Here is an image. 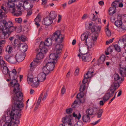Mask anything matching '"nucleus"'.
<instances>
[{
    "label": "nucleus",
    "mask_w": 126,
    "mask_h": 126,
    "mask_svg": "<svg viewBox=\"0 0 126 126\" xmlns=\"http://www.w3.org/2000/svg\"><path fill=\"white\" fill-rule=\"evenodd\" d=\"M73 115L74 117H75L76 118H77L78 120H79L81 116L80 113H79V115L78 116L77 115L75 114L74 112L73 113Z\"/></svg>",
    "instance_id": "09e8293b"
},
{
    "label": "nucleus",
    "mask_w": 126,
    "mask_h": 126,
    "mask_svg": "<svg viewBox=\"0 0 126 126\" xmlns=\"http://www.w3.org/2000/svg\"><path fill=\"white\" fill-rule=\"evenodd\" d=\"M40 60L36 59L34 60V62H32L30 65V67L31 68H33L35 67V65L37 63L40 62L39 61Z\"/></svg>",
    "instance_id": "393cba45"
},
{
    "label": "nucleus",
    "mask_w": 126,
    "mask_h": 126,
    "mask_svg": "<svg viewBox=\"0 0 126 126\" xmlns=\"http://www.w3.org/2000/svg\"><path fill=\"white\" fill-rule=\"evenodd\" d=\"M106 33L107 36H110L111 35V32L108 28L107 29V30L106 31Z\"/></svg>",
    "instance_id": "5fc2aeb1"
},
{
    "label": "nucleus",
    "mask_w": 126,
    "mask_h": 126,
    "mask_svg": "<svg viewBox=\"0 0 126 126\" xmlns=\"http://www.w3.org/2000/svg\"><path fill=\"white\" fill-rule=\"evenodd\" d=\"M33 4L31 5L30 6V9H29L27 10V14L26 15V17H28L32 14V12L31 8L33 7Z\"/></svg>",
    "instance_id": "58836bf2"
},
{
    "label": "nucleus",
    "mask_w": 126,
    "mask_h": 126,
    "mask_svg": "<svg viewBox=\"0 0 126 126\" xmlns=\"http://www.w3.org/2000/svg\"><path fill=\"white\" fill-rule=\"evenodd\" d=\"M92 41H93V42L95 43V42L97 39V37L95 36H93L92 37V39H91Z\"/></svg>",
    "instance_id": "338daca9"
},
{
    "label": "nucleus",
    "mask_w": 126,
    "mask_h": 126,
    "mask_svg": "<svg viewBox=\"0 0 126 126\" xmlns=\"http://www.w3.org/2000/svg\"><path fill=\"white\" fill-rule=\"evenodd\" d=\"M107 51V52H109L110 53H111L113 52L112 46H110L108 47Z\"/></svg>",
    "instance_id": "4d7b16f0"
},
{
    "label": "nucleus",
    "mask_w": 126,
    "mask_h": 126,
    "mask_svg": "<svg viewBox=\"0 0 126 126\" xmlns=\"http://www.w3.org/2000/svg\"><path fill=\"white\" fill-rule=\"evenodd\" d=\"M118 2L115 0V1L113 2L112 4V6L116 8V7L117 6V4H118V2Z\"/></svg>",
    "instance_id": "864d4df0"
},
{
    "label": "nucleus",
    "mask_w": 126,
    "mask_h": 126,
    "mask_svg": "<svg viewBox=\"0 0 126 126\" xmlns=\"http://www.w3.org/2000/svg\"><path fill=\"white\" fill-rule=\"evenodd\" d=\"M10 56L9 55L6 54L5 55L4 58L6 61H8Z\"/></svg>",
    "instance_id": "e2e57ef3"
},
{
    "label": "nucleus",
    "mask_w": 126,
    "mask_h": 126,
    "mask_svg": "<svg viewBox=\"0 0 126 126\" xmlns=\"http://www.w3.org/2000/svg\"><path fill=\"white\" fill-rule=\"evenodd\" d=\"M22 100L17 99L15 100L12 99V102L14 104L12 111L10 113V117L5 118L6 120L8 117L10 118V122L6 123L4 126H18L19 123V119L21 115L20 109L24 106V104L21 101Z\"/></svg>",
    "instance_id": "f257e3e1"
},
{
    "label": "nucleus",
    "mask_w": 126,
    "mask_h": 126,
    "mask_svg": "<svg viewBox=\"0 0 126 126\" xmlns=\"http://www.w3.org/2000/svg\"><path fill=\"white\" fill-rule=\"evenodd\" d=\"M6 43L5 40L0 41V47H3Z\"/></svg>",
    "instance_id": "603ef678"
},
{
    "label": "nucleus",
    "mask_w": 126,
    "mask_h": 126,
    "mask_svg": "<svg viewBox=\"0 0 126 126\" xmlns=\"http://www.w3.org/2000/svg\"><path fill=\"white\" fill-rule=\"evenodd\" d=\"M103 111V109H97V111L94 113V114H97V117L98 118H100L101 117Z\"/></svg>",
    "instance_id": "c756f323"
},
{
    "label": "nucleus",
    "mask_w": 126,
    "mask_h": 126,
    "mask_svg": "<svg viewBox=\"0 0 126 126\" xmlns=\"http://www.w3.org/2000/svg\"><path fill=\"white\" fill-rule=\"evenodd\" d=\"M85 84H83L80 85L79 91H80L83 92L84 91L85 88Z\"/></svg>",
    "instance_id": "de8ad7c7"
},
{
    "label": "nucleus",
    "mask_w": 126,
    "mask_h": 126,
    "mask_svg": "<svg viewBox=\"0 0 126 126\" xmlns=\"http://www.w3.org/2000/svg\"><path fill=\"white\" fill-rule=\"evenodd\" d=\"M80 92L77 95V98H82L84 96V93H83V92Z\"/></svg>",
    "instance_id": "49530a36"
},
{
    "label": "nucleus",
    "mask_w": 126,
    "mask_h": 126,
    "mask_svg": "<svg viewBox=\"0 0 126 126\" xmlns=\"http://www.w3.org/2000/svg\"><path fill=\"white\" fill-rule=\"evenodd\" d=\"M33 68L30 69L28 72V75L27 80L28 83L29 84H31L32 82V80L33 79V76L32 75L33 73Z\"/></svg>",
    "instance_id": "9b49d317"
},
{
    "label": "nucleus",
    "mask_w": 126,
    "mask_h": 126,
    "mask_svg": "<svg viewBox=\"0 0 126 126\" xmlns=\"http://www.w3.org/2000/svg\"><path fill=\"white\" fill-rule=\"evenodd\" d=\"M7 6L10 10V12L12 11V10L13 8H14L15 2L9 0L8 2L7 3Z\"/></svg>",
    "instance_id": "4be33fe9"
},
{
    "label": "nucleus",
    "mask_w": 126,
    "mask_h": 126,
    "mask_svg": "<svg viewBox=\"0 0 126 126\" xmlns=\"http://www.w3.org/2000/svg\"><path fill=\"white\" fill-rule=\"evenodd\" d=\"M114 81H114L113 84L117 83L119 85V83H121L124 80V79L120 78L119 74L117 73H115L114 74Z\"/></svg>",
    "instance_id": "dca6fc26"
},
{
    "label": "nucleus",
    "mask_w": 126,
    "mask_h": 126,
    "mask_svg": "<svg viewBox=\"0 0 126 126\" xmlns=\"http://www.w3.org/2000/svg\"><path fill=\"white\" fill-rule=\"evenodd\" d=\"M105 59V56L104 55H102L98 60V62L101 63H102L104 62Z\"/></svg>",
    "instance_id": "c9c22d12"
},
{
    "label": "nucleus",
    "mask_w": 126,
    "mask_h": 126,
    "mask_svg": "<svg viewBox=\"0 0 126 126\" xmlns=\"http://www.w3.org/2000/svg\"><path fill=\"white\" fill-rule=\"evenodd\" d=\"M122 24V21L121 19L117 20L115 22V25L118 28L120 27Z\"/></svg>",
    "instance_id": "ea45409f"
},
{
    "label": "nucleus",
    "mask_w": 126,
    "mask_h": 126,
    "mask_svg": "<svg viewBox=\"0 0 126 126\" xmlns=\"http://www.w3.org/2000/svg\"><path fill=\"white\" fill-rule=\"evenodd\" d=\"M53 22L52 19L48 16L46 17L43 20V23L44 24L47 26H49Z\"/></svg>",
    "instance_id": "a211bd4d"
},
{
    "label": "nucleus",
    "mask_w": 126,
    "mask_h": 126,
    "mask_svg": "<svg viewBox=\"0 0 126 126\" xmlns=\"http://www.w3.org/2000/svg\"><path fill=\"white\" fill-rule=\"evenodd\" d=\"M21 45H22V47L20 49L21 50L22 52H24L27 50L28 46L26 44H21Z\"/></svg>",
    "instance_id": "f704fd0d"
},
{
    "label": "nucleus",
    "mask_w": 126,
    "mask_h": 126,
    "mask_svg": "<svg viewBox=\"0 0 126 126\" xmlns=\"http://www.w3.org/2000/svg\"><path fill=\"white\" fill-rule=\"evenodd\" d=\"M42 43H41L40 45V48L41 52L43 53H45L47 52V50L46 48L44 47V46L43 47H42Z\"/></svg>",
    "instance_id": "e433bc0d"
},
{
    "label": "nucleus",
    "mask_w": 126,
    "mask_h": 126,
    "mask_svg": "<svg viewBox=\"0 0 126 126\" xmlns=\"http://www.w3.org/2000/svg\"><path fill=\"white\" fill-rule=\"evenodd\" d=\"M44 93V91H43L42 92L41 94L40 95V97L38 98V99L37 101V102L36 105L35 107L34 108V110H37L38 108V107H39V106L41 102L42 98L43 96V94Z\"/></svg>",
    "instance_id": "b1692460"
},
{
    "label": "nucleus",
    "mask_w": 126,
    "mask_h": 126,
    "mask_svg": "<svg viewBox=\"0 0 126 126\" xmlns=\"http://www.w3.org/2000/svg\"><path fill=\"white\" fill-rule=\"evenodd\" d=\"M44 57V55L43 53L41 52H39L38 53L36 56L37 59L40 60L43 59Z\"/></svg>",
    "instance_id": "a19ab883"
},
{
    "label": "nucleus",
    "mask_w": 126,
    "mask_h": 126,
    "mask_svg": "<svg viewBox=\"0 0 126 126\" xmlns=\"http://www.w3.org/2000/svg\"><path fill=\"white\" fill-rule=\"evenodd\" d=\"M86 28L88 29H90L91 31L93 32H98L100 31L101 27L100 26L95 25L92 22H90L88 24H85Z\"/></svg>",
    "instance_id": "0eeeda50"
},
{
    "label": "nucleus",
    "mask_w": 126,
    "mask_h": 126,
    "mask_svg": "<svg viewBox=\"0 0 126 126\" xmlns=\"http://www.w3.org/2000/svg\"><path fill=\"white\" fill-rule=\"evenodd\" d=\"M21 44L20 43V42L18 39H15L14 43H13V45L14 46H17L18 45V47L20 48Z\"/></svg>",
    "instance_id": "473e14b6"
},
{
    "label": "nucleus",
    "mask_w": 126,
    "mask_h": 126,
    "mask_svg": "<svg viewBox=\"0 0 126 126\" xmlns=\"http://www.w3.org/2000/svg\"><path fill=\"white\" fill-rule=\"evenodd\" d=\"M19 39L20 40H21L23 42L27 40L26 37L23 35H22L20 36H19Z\"/></svg>",
    "instance_id": "a18cd8bd"
},
{
    "label": "nucleus",
    "mask_w": 126,
    "mask_h": 126,
    "mask_svg": "<svg viewBox=\"0 0 126 126\" xmlns=\"http://www.w3.org/2000/svg\"><path fill=\"white\" fill-rule=\"evenodd\" d=\"M48 59H46L44 61V62L46 63V64L47 66L48 69L50 71H53L55 65L54 64L57 62V60L54 61H48Z\"/></svg>",
    "instance_id": "1a4fd4ad"
},
{
    "label": "nucleus",
    "mask_w": 126,
    "mask_h": 126,
    "mask_svg": "<svg viewBox=\"0 0 126 126\" xmlns=\"http://www.w3.org/2000/svg\"><path fill=\"white\" fill-rule=\"evenodd\" d=\"M63 45L62 44L56 45L55 46L54 51L57 54H59L61 55L62 49L63 47Z\"/></svg>",
    "instance_id": "2eb2a0df"
},
{
    "label": "nucleus",
    "mask_w": 126,
    "mask_h": 126,
    "mask_svg": "<svg viewBox=\"0 0 126 126\" xmlns=\"http://www.w3.org/2000/svg\"><path fill=\"white\" fill-rule=\"evenodd\" d=\"M2 72L4 74L6 75L9 73V70L8 69L7 67L6 66H4L2 67Z\"/></svg>",
    "instance_id": "4c0bfd02"
},
{
    "label": "nucleus",
    "mask_w": 126,
    "mask_h": 126,
    "mask_svg": "<svg viewBox=\"0 0 126 126\" xmlns=\"http://www.w3.org/2000/svg\"><path fill=\"white\" fill-rule=\"evenodd\" d=\"M48 69L47 66L46 64V65L44 66L42 68V70L43 73L46 75H48L50 72V71Z\"/></svg>",
    "instance_id": "c85d7f7f"
},
{
    "label": "nucleus",
    "mask_w": 126,
    "mask_h": 126,
    "mask_svg": "<svg viewBox=\"0 0 126 126\" xmlns=\"http://www.w3.org/2000/svg\"><path fill=\"white\" fill-rule=\"evenodd\" d=\"M84 102V100L83 99H78L77 100H75L73 103L77 105L78 102L82 103Z\"/></svg>",
    "instance_id": "37998d69"
},
{
    "label": "nucleus",
    "mask_w": 126,
    "mask_h": 126,
    "mask_svg": "<svg viewBox=\"0 0 126 126\" xmlns=\"http://www.w3.org/2000/svg\"><path fill=\"white\" fill-rule=\"evenodd\" d=\"M78 56L79 57L80 59L81 58L82 60L84 62H89L91 60V56L89 54H84L81 55L80 54H79Z\"/></svg>",
    "instance_id": "9d476101"
},
{
    "label": "nucleus",
    "mask_w": 126,
    "mask_h": 126,
    "mask_svg": "<svg viewBox=\"0 0 126 126\" xmlns=\"http://www.w3.org/2000/svg\"><path fill=\"white\" fill-rule=\"evenodd\" d=\"M57 16V14L56 12L55 11H52L50 13L49 16L48 17L52 19L53 20L56 18Z\"/></svg>",
    "instance_id": "7c9ffc66"
},
{
    "label": "nucleus",
    "mask_w": 126,
    "mask_h": 126,
    "mask_svg": "<svg viewBox=\"0 0 126 126\" xmlns=\"http://www.w3.org/2000/svg\"><path fill=\"white\" fill-rule=\"evenodd\" d=\"M23 1H20L17 5L18 9H20L21 10H23L24 9V4H27L29 3L28 0H24Z\"/></svg>",
    "instance_id": "f3484780"
},
{
    "label": "nucleus",
    "mask_w": 126,
    "mask_h": 126,
    "mask_svg": "<svg viewBox=\"0 0 126 126\" xmlns=\"http://www.w3.org/2000/svg\"><path fill=\"white\" fill-rule=\"evenodd\" d=\"M73 111V109L71 108H70L66 110V113L67 114H70Z\"/></svg>",
    "instance_id": "bf43d9fd"
},
{
    "label": "nucleus",
    "mask_w": 126,
    "mask_h": 126,
    "mask_svg": "<svg viewBox=\"0 0 126 126\" xmlns=\"http://www.w3.org/2000/svg\"><path fill=\"white\" fill-rule=\"evenodd\" d=\"M17 72L15 69H13L12 71H10L9 75L10 79L12 80L10 82L11 86V93L12 95V99H19L22 100L23 99L22 93L21 92V90L19 88V84L17 83L18 81L16 80L17 75Z\"/></svg>",
    "instance_id": "f03ea898"
},
{
    "label": "nucleus",
    "mask_w": 126,
    "mask_h": 126,
    "mask_svg": "<svg viewBox=\"0 0 126 126\" xmlns=\"http://www.w3.org/2000/svg\"><path fill=\"white\" fill-rule=\"evenodd\" d=\"M79 51L80 53L79 54H80L81 55L84 54V52L85 50V48L83 46V44H81V43H79Z\"/></svg>",
    "instance_id": "bb28decb"
},
{
    "label": "nucleus",
    "mask_w": 126,
    "mask_h": 126,
    "mask_svg": "<svg viewBox=\"0 0 126 126\" xmlns=\"http://www.w3.org/2000/svg\"><path fill=\"white\" fill-rule=\"evenodd\" d=\"M122 41L124 44H126V35H124L123 37L122 40H120L119 42Z\"/></svg>",
    "instance_id": "3c124183"
},
{
    "label": "nucleus",
    "mask_w": 126,
    "mask_h": 126,
    "mask_svg": "<svg viewBox=\"0 0 126 126\" xmlns=\"http://www.w3.org/2000/svg\"><path fill=\"white\" fill-rule=\"evenodd\" d=\"M15 20L16 22L20 23L21 22L22 19L21 18H15Z\"/></svg>",
    "instance_id": "052dcab7"
},
{
    "label": "nucleus",
    "mask_w": 126,
    "mask_h": 126,
    "mask_svg": "<svg viewBox=\"0 0 126 126\" xmlns=\"http://www.w3.org/2000/svg\"><path fill=\"white\" fill-rule=\"evenodd\" d=\"M66 89L64 86H63L61 90V93L62 94H64L65 92Z\"/></svg>",
    "instance_id": "680f3d73"
},
{
    "label": "nucleus",
    "mask_w": 126,
    "mask_h": 126,
    "mask_svg": "<svg viewBox=\"0 0 126 126\" xmlns=\"http://www.w3.org/2000/svg\"><path fill=\"white\" fill-rule=\"evenodd\" d=\"M119 86V85L117 83H114L111 85L110 87L107 91V93L103 97L104 102L107 101L110 97L113 96L115 91Z\"/></svg>",
    "instance_id": "423d86ee"
},
{
    "label": "nucleus",
    "mask_w": 126,
    "mask_h": 126,
    "mask_svg": "<svg viewBox=\"0 0 126 126\" xmlns=\"http://www.w3.org/2000/svg\"><path fill=\"white\" fill-rule=\"evenodd\" d=\"M23 10H20V9H18L17 5L16 8L13 9L12 10V11L11 12L13 14V15L14 16H19L21 15V11Z\"/></svg>",
    "instance_id": "ddd939ff"
},
{
    "label": "nucleus",
    "mask_w": 126,
    "mask_h": 126,
    "mask_svg": "<svg viewBox=\"0 0 126 126\" xmlns=\"http://www.w3.org/2000/svg\"><path fill=\"white\" fill-rule=\"evenodd\" d=\"M120 75L122 77H124L126 76V68L122 67L120 66L119 71Z\"/></svg>",
    "instance_id": "aec40b11"
},
{
    "label": "nucleus",
    "mask_w": 126,
    "mask_h": 126,
    "mask_svg": "<svg viewBox=\"0 0 126 126\" xmlns=\"http://www.w3.org/2000/svg\"><path fill=\"white\" fill-rule=\"evenodd\" d=\"M79 69H76L75 72V76H77L79 73Z\"/></svg>",
    "instance_id": "774afa93"
},
{
    "label": "nucleus",
    "mask_w": 126,
    "mask_h": 126,
    "mask_svg": "<svg viewBox=\"0 0 126 126\" xmlns=\"http://www.w3.org/2000/svg\"><path fill=\"white\" fill-rule=\"evenodd\" d=\"M57 54L55 53V51L54 53L50 54L49 57V59L48 60L49 61H54L55 60H57L56 59L58 58H60L61 55L59 54Z\"/></svg>",
    "instance_id": "4468645a"
},
{
    "label": "nucleus",
    "mask_w": 126,
    "mask_h": 126,
    "mask_svg": "<svg viewBox=\"0 0 126 126\" xmlns=\"http://www.w3.org/2000/svg\"><path fill=\"white\" fill-rule=\"evenodd\" d=\"M7 61L11 63H14L16 62V57L14 56H11Z\"/></svg>",
    "instance_id": "72a5a7b5"
},
{
    "label": "nucleus",
    "mask_w": 126,
    "mask_h": 126,
    "mask_svg": "<svg viewBox=\"0 0 126 126\" xmlns=\"http://www.w3.org/2000/svg\"><path fill=\"white\" fill-rule=\"evenodd\" d=\"M97 110V109L96 108H89L86 111V115L90 116L94 114V113H95Z\"/></svg>",
    "instance_id": "f8f14e48"
},
{
    "label": "nucleus",
    "mask_w": 126,
    "mask_h": 126,
    "mask_svg": "<svg viewBox=\"0 0 126 126\" xmlns=\"http://www.w3.org/2000/svg\"><path fill=\"white\" fill-rule=\"evenodd\" d=\"M114 38H113L110 39L109 41H107L106 42V44L107 45H109V44L111 43L113 41Z\"/></svg>",
    "instance_id": "0e129e2a"
},
{
    "label": "nucleus",
    "mask_w": 126,
    "mask_h": 126,
    "mask_svg": "<svg viewBox=\"0 0 126 126\" xmlns=\"http://www.w3.org/2000/svg\"><path fill=\"white\" fill-rule=\"evenodd\" d=\"M82 120L84 122H89L90 121V116L86 114H85L82 116Z\"/></svg>",
    "instance_id": "a878e982"
},
{
    "label": "nucleus",
    "mask_w": 126,
    "mask_h": 126,
    "mask_svg": "<svg viewBox=\"0 0 126 126\" xmlns=\"http://www.w3.org/2000/svg\"><path fill=\"white\" fill-rule=\"evenodd\" d=\"M46 75L43 73H40L38 76L37 78L38 79L39 81H44L46 79Z\"/></svg>",
    "instance_id": "5701e85b"
},
{
    "label": "nucleus",
    "mask_w": 126,
    "mask_h": 126,
    "mask_svg": "<svg viewBox=\"0 0 126 126\" xmlns=\"http://www.w3.org/2000/svg\"><path fill=\"white\" fill-rule=\"evenodd\" d=\"M39 81L38 79L37 78H34L32 80V84L31 86L33 87H36L39 85Z\"/></svg>",
    "instance_id": "412c9836"
},
{
    "label": "nucleus",
    "mask_w": 126,
    "mask_h": 126,
    "mask_svg": "<svg viewBox=\"0 0 126 126\" xmlns=\"http://www.w3.org/2000/svg\"><path fill=\"white\" fill-rule=\"evenodd\" d=\"M116 9V8H115L113 6L110 7L109 10V15L112 16L116 12L115 11Z\"/></svg>",
    "instance_id": "2f4dec72"
},
{
    "label": "nucleus",
    "mask_w": 126,
    "mask_h": 126,
    "mask_svg": "<svg viewBox=\"0 0 126 126\" xmlns=\"http://www.w3.org/2000/svg\"><path fill=\"white\" fill-rule=\"evenodd\" d=\"M47 95V94L46 92H45L44 94L43 97L42 98V101H44L46 98Z\"/></svg>",
    "instance_id": "13d9d810"
},
{
    "label": "nucleus",
    "mask_w": 126,
    "mask_h": 126,
    "mask_svg": "<svg viewBox=\"0 0 126 126\" xmlns=\"http://www.w3.org/2000/svg\"><path fill=\"white\" fill-rule=\"evenodd\" d=\"M62 122L63 126H73L74 122L71 118V115H70L68 116H66L63 118Z\"/></svg>",
    "instance_id": "6e6552de"
},
{
    "label": "nucleus",
    "mask_w": 126,
    "mask_h": 126,
    "mask_svg": "<svg viewBox=\"0 0 126 126\" xmlns=\"http://www.w3.org/2000/svg\"><path fill=\"white\" fill-rule=\"evenodd\" d=\"M114 47L115 50L117 52H120L121 51V49L117 45L115 44L114 46Z\"/></svg>",
    "instance_id": "c03bdc74"
},
{
    "label": "nucleus",
    "mask_w": 126,
    "mask_h": 126,
    "mask_svg": "<svg viewBox=\"0 0 126 126\" xmlns=\"http://www.w3.org/2000/svg\"><path fill=\"white\" fill-rule=\"evenodd\" d=\"M0 32L2 33L1 37H2V39L7 38L11 33L15 31L16 28L13 26L11 21L7 22L4 20L0 21Z\"/></svg>",
    "instance_id": "7ed1b4c3"
},
{
    "label": "nucleus",
    "mask_w": 126,
    "mask_h": 126,
    "mask_svg": "<svg viewBox=\"0 0 126 126\" xmlns=\"http://www.w3.org/2000/svg\"><path fill=\"white\" fill-rule=\"evenodd\" d=\"M12 50V47L9 45L7 46L6 49V51L9 54H10L11 53Z\"/></svg>",
    "instance_id": "79ce46f5"
},
{
    "label": "nucleus",
    "mask_w": 126,
    "mask_h": 126,
    "mask_svg": "<svg viewBox=\"0 0 126 126\" xmlns=\"http://www.w3.org/2000/svg\"><path fill=\"white\" fill-rule=\"evenodd\" d=\"M25 57V54L24 53L23 54H21L19 55L17 54L15 56L16 62H20L22 61L24 59Z\"/></svg>",
    "instance_id": "6ab92c4d"
},
{
    "label": "nucleus",
    "mask_w": 126,
    "mask_h": 126,
    "mask_svg": "<svg viewBox=\"0 0 126 126\" xmlns=\"http://www.w3.org/2000/svg\"><path fill=\"white\" fill-rule=\"evenodd\" d=\"M4 13L2 12L1 9H0V19L1 18L4 16Z\"/></svg>",
    "instance_id": "69168bd1"
},
{
    "label": "nucleus",
    "mask_w": 126,
    "mask_h": 126,
    "mask_svg": "<svg viewBox=\"0 0 126 126\" xmlns=\"http://www.w3.org/2000/svg\"><path fill=\"white\" fill-rule=\"evenodd\" d=\"M83 124L82 122L79 121L77 122L76 124L74 125V126H83Z\"/></svg>",
    "instance_id": "8fccbe9b"
},
{
    "label": "nucleus",
    "mask_w": 126,
    "mask_h": 126,
    "mask_svg": "<svg viewBox=\"0 0 126 126\" xmlns=\"http://www.w3.org/2000/svg\"><path fill=\"white\" fill-rule=\"evenodd\" d=\"M119 28L120 30L122 31L126 30V27L125 26L123 25L122 24V25L120 26V27H119Z\"/></svg>",
    "instance_id": "6e6d98bb"
},
{
    "label": "nucleus",
    "mask_w": 126,
    "mask_h": 126,
    "mask_svg": "<svg viewBox=\"0 0 126 126\" xmlns=\"http://www.w3.org/2000/svg\"><path fill=\"white\" fill-rule=\"evenodd\" d=\"M90 35V32H87L81 35V38L82 40L85 41L88 51H92L93 49L92 47L94 46V43L93 42V41H92V39L89 37Z\"/></svg>",
    "instance_id": "39448f33"
},
{
    "label": "nucleus",
    "mask_w": 126,
    "mask_h": 126,
    "mask_svg": "<svg viewBox=\"0 0 126 126\" xmlns=\"http://www.w3.org/2000/svg\"><path fill=\"white\" fill-rule=\"evenodd\" d=\"M63 35L61 34L60 30H58L54 32L52 35L51 38H47L44 42L42 43L46 46H48L51 45L52 41H55L56 43H61L63 41Z\"/></svg>",
    "instance_id": "20e7f679"
},
{
    "label": "nucleus",
    "mask_w": 126,
    "mask_h": 126,
    "mask_svg": "<svg viewBox=\"0 0 126 126\" xmlns=\"http://www.w3.org/2000/svg\"><path fill=\"white\" fill-rule=\"evenodd\" d=\"M1 8L2 12L4 11L6 13H7L9 11H10V10L5 5L3 4L1 6Z\"/></svg>",
    "instance_id": "cd10ccee"
}]
</instances>
